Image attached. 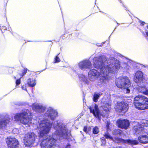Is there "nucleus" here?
<instances>
[{
  "label": "nucleus",
  "mask_w": 148,
  "mask_h": 148,
  "mask_svg": "<svg viewBox=\"0 0 148 148\" xmlns=\"http://www.w3.org/2000/svg\"><path fill=\"white\" fill-rule=\"evenodd\" d=\"M93 66L96 68H100V73L97 70L94 69L89 72L88 76L89 79L91 81H95L99 77H100V81L102 84L107 83L108 80L109 75L116 72L119 69L120 65L119 60L113 58L107 59L104 56H99L94 58L93 60Z\"/></svg>",
  "instance_id": "obj_1"
},
{
  "label": "nucleus",
  "mask_w": 148,
  "mask_h": 148,
  "mask_svg": "<svg viewBox=\"0 0 148 148\" xmlns=\"http://www.w3.org/2000/svg\"><path fill=\"white\" fill-rule=\"evenodd\" d=\"M53 127L56 131L52 136L49 135L43 138L40 144L42 148H59L58 145L56 144L58 140L67 138L70 135V131L66 125L60 121H55Z\"/></svg>",
  "instance_id": "obj_2"
},
{
  "label": "nucleus",
  "mask_w": 148,
  "mask_h": 148,
  "mask_svg": "<svg viewBox=\"0 0 148 148\" xmlns=\"http://www.w3.org/2000/svg\"><path fill=\"white\" fill-rule=\"evenodd\" d=\"M57 115L58 112L56 110L51 107H49L47 108L43 119L40 120V121H39L38 124L37 125L35 124H33V126L34 129L39 130L40 137H42L48 134L51 128L52 124L50 123L48 119L50 118L53 120Z\"/></svg>",
  "instance_id": "obj_3"
},
{
  "label": "nucleus",
  "mask_w": 148,
  "mask_h": 148,
  "mask_svg": "<svg viewBox=\"0 0 148 148\" xmlns=\"http://www.w3.org/2000/svg\"><path fill=\"white\" fill-rule=\"evenodd\" d=\"M111 105V103H106L102 105V107L103 109V112L99 110L98 106L96 104L94 106L90 107L89 109L90 113H92L96 118L100 120L101 116L103 117H107L108 116Z\"/></svg>",
  "instance_id": "obj_4"
},
{
  "label": "nucleus",
  "mask_w": 148,
  "mask_h": 148,
  "mask_svg": "<svg viewBox=\"0 0 148 148\" xmlns=\"http://www.w3.org/2000/svg\"><path fill=\"white\" fill-rule=\"evenodd\" d=\"M32 114L29 110L25 109L20 113L16 114L14 119L16 121H19L24 124L32 123Z\"/></svg>",
  "instance_id": "obj_5"
},
{
  "label": "nucleus",
  "mask_w": 148,
  "mask_h": 148,
  "mask_svg": "<svg viewBox=\"0 0 148 148\" xmlns=\"http://www.w3.org/2000/svg\"><path fill=\"white\" fill-rule=\"evenodd\" d=\"M116 86L119 88L126 89V92L129 93L132 89V86L128 78L127 77H120L116 80Z\"/></svg>",
  "instance_id": "obj_6"
},
{
  "label": "nucleus",
  "mask_w": 148,
  "mask_h": 148,
  "mask_svg": "<svg viewBox=\"0 0 148 148\" xmlns=\"http://www.w3.org/2000/svg\"><path fill=\"white\" fill-rule=\"evenodd\" d=\"M134 104L135 107L140 110L148 109V98L142 95L134 98Z\"/></svg>",
  "instance_id": "obj_7"
},
{
  "label": "nucleus",
  "mask_w": 148,
  "mask_h": 148,
  "mask_svg": "<svg viewBox=\"0 0 148 148\" xmlns=\"http://www.w3.org/2000/svg\"><path fill=\"white\" fill-rule=\"evenodd\" d=\"M104 136L107 139L110 140H112L116 141L118 143H127L129 145H136L138 144V141L136 140H131L130 139H127V140H124L119 138H115V140L113 139L112 137L108 133H105L104 134Z\"/></svg>",
  "instance_id": "obj_8"
},
{
  "label": "nucleus",
  "mask_w": 148,
  "mask_h": 148,
  "mask_svg": "<svg viewBox=\"0 0 148 148\" xmlns=\"http://www.w3.org/2000/svg\"><path fill=\"white\" fill-rule=\"evenodd\" d=\"M36 135L33 132H29L26 134L24 139V143L27 146H31L34 143Z\"/></svg>",
  "instance_id": "obj_9"
},
{
  "label": "nucleus",
  "mask_w": 148,
  "mask_h": 148,
  "mask_svg": "<svg viewBox=\"0 0 148 148\" xmlns=\"http://www.w3.org/2000/svg\"><path fill=\"white\" fill-rule=\"evenodd\" d=\"M128 108L127 103L124 102H121L117 103L115 110L117 113L123 115L127 112Z\"/></svg>",
  "instance_id": "obj_10"
},
{
  "label": "nucleus",
  "mask_w": 148,
  "mask_h": 148,
  "mask_svg": "<svg viewBox=\"0 0 148 148\" xmlns=\"http://www.w3.org/2000/svg\"><path fill=\"white\" fill-rule=\"evenodd\" d=\"M147 126H148V120L144 119L141 121V124L134 126L133 130L137 134L142 133L146 131L145 127Z\"/></svg>",
  "instance_id": "obj_11"
},
{
  "label": "nucleus",
  "mask_w": 148,
  "mask_h": 148,
  "mask_svg": "<svg viewBox=\"0 0 148 148\" xmlns=\"http://www.w3.org/2000/svg\"><path fill=\"white\" fill-rule=\"evenodd\" d=\"M7 142L8 148H17L19 145L18 141L13 137L8 138Z\"/></svg>",
  "instance_id": "obj_12"
},
{
  "label": "nucleus",
  "mask_w": 148,
  "mask_h": 148,
  "mask_svg": "<svg viewBox=\"0 0 148 148\" xmlns=\"http://www.w3.org/2000/svg\"><path fill=\"white\" fill-rule=\"evenodd\" d=\"M117 123L120 128L127 129L129 125V121L125 119H120L117 120Z\"/></svg>",
  "instance_id": "obj_13"
},
{
  "label": "nucleus",
  "mask_w": 148,
  "mask_h": 148,
  "mask_svg": "<svg viewBox=\"0 0 148 148\" xmlns=\"http://www.w3.org/2000/svg\"><path fill=\"white\" fill-rule=\"evenodd\" d=\"M78 66L79 68L83 70L90 69L91 66V62L87 60L80 62L78 64Z\"/></svg>",
  "instance_id": "obj_14"
},
{
  "label": "nucleus",
  "mask_w": 148,
  "mask_h": 148,
  "mask_svg": "<svg viewBox=\"0 0 148 148\" xmlns=\"http://www.w3.org/2000/svg\"><path fill=\"white\" fill-rule=\"evenodd\" d=\"M31 107L33 110L38 112H43L46 108V107L42 104L37 103L33 104Z\"/></svg>",
  "instance_id": "obj_15"
},
{
  "label": "nucleus",
  "mask_w": 148,
  "mask_h": 148,
  "mask_svg": "<svg viewBox=\"0 0 148 148\" xmlns=\"http://www.w3.org/2000/svg\"><path fill=\"white\" fill-rule=\"evenodd\" d=\"M143 75V73L140 71H138L136 73L135 75V81L137 83L144 81L145 80Z\"/></svg>",
  "instance_id": "obj_16"
},
{
  "label": "nucleus",
  "mask_w": 148,
  "mask_h": 148,
  "mask_svg": "<svg viewBox=\"0 0 148 148\" xmlns=\"http://www.w3.org/2000/svg\"><path fill=\"white\" fill-rule=\"evenodd\" d=\"M139 141L144 144L148 143V133L147 132L143 133V134L138 138Z\"/></svg>",
  "instance_id": "obj_17"
},
{
  "label": "nucleus",
  "mask_w": 148,
  "mask_h": 148,
  "mask_svg": "<svg viewBox=\"0 0 148 148\" xmlns=\"http://www.w3.org/2000/svg\"><path fill=\"white\" fill-rule=\"evenodd\" d=\"M9 122V118L8 115L5 116L4 119L0 121V128H5V126Z\"/></svg>",
  "instance_id": "obj_18"
},
{
  "label": "nucleus",
  "mask_w": 148,
  "mask_h": 148,
  "mask_svg": "<svg viewBox=\"0 0 148 148\" xmlns=\"http://www.w3.org/2000/svg\"><path fill=\"white\" fill-rule=\"evenodd\" d=\"M79 79L80 82L84 84H88L89 81L88 79L86 76L83 74H80L78 75Z\"/></svg>",
  "instance_id": "obj_19"
},
{
  "label": "nucleus",
  "mask_w": 148,
  "mask_h": 148,
  "mask_svg": "<svg viewBox=\"0 0 148 148\" xmlns=\"http://www.w3.org/2000/svg\"><path fill=\"white\" fill-rule=\"evenodd\" d=\"M27 84L29 86H34L36 84L35 79H29L27 80Z\"/></svg>",
  "instance_id": "obj_20"
},
{
  "label": "nucleus",
  "mask_w": 148,
  "mask_h": 148,
  "mask_svg": "<svg viewBox=\"0 0 148 148\" xmlns=\"http://www.w3.org/2000/svg\"><path fill=\"white\" fill-rule=\"evenodd\" d=\"M102 94V93L101 92L95 93L93 96V100L95 102H97L99 97H100Z\"/></svg>",
  "instance_id": "obj_21"
},
{
  "label": "nucleus",
  "mask_w": 148,
  "mask_h": 148,
  "mask_svg": "<svg viewBox=\"0 0 148 148\" xmlns=\"http://www.w3.org/2000/svg\"><path fill=\"white\" fill-rule=\"evenodd\" d=\"M138 90L139 92L145 95L147 89L145 87L143 86L140 87H139Z\"/></svg>",
  "instance_id": "obj_22"
},
{
  "label": "nucleus",
  "mask_w": 148,
  "mask_h": 148,
  "mask_svg": "<svg viewBox=\"0 0 148 148\" xmlns=\"http://www.w3.org/2000/svg\"><path fill=\"white\" fill-rule=\"evenodd\" d=\"M113 134L114 135H116L121 136L122 132L120 130H116L113 131Z\"/></svg>",
  "instance_id": "obj_23"
},
{
  "label": "nucleus",
  "mask_w": 148,
  "mask_h": 148,
  "mask_svg": "<svg viewBox=\"0 0 148 148\" xmlns=\"http://www.w3.org/2000/svg\"><path fill=\"white\" fill-rule=\"evenodd\" d=\"M92 132L93 134H97L99 132V129L96 126L93 128Z\"/></svg>",
  "instance_id": "obj_24"
},
{
  "label": "nucleus",
  "mask_w": 148,
  "mask_h": 148,
  "mask_svg": "<svg viewBox=\"0 0 148 148\" xmlns=\"http://www.w3.org/2000/svg\"><path fill=\"white\" fill-rule=\"evenodd\" d=\"M91 127L85 126L84 128V131L86 133H88L91 131Z\"/></svg>",
  "instance_id": "obj_25"
},
{
  "label": "nucleus",
  "mask_w": 148,
  "mask_h": 148,
  "mask_svg": "<svg viewBox=\"0 0 148 148\" xmlns=\"http://www.w3.org/2000/svg\"><path fill=\"white\" fill-rule=\"evenodd\" d=\"M59 54L60 53H59L58 55L56 56L54 61V63H58L60 61V60L58 56Z\"/></svg>",
  "instance_id": "obj_26"
},
{
  "label": "nucleus",
  "mask_w": 148,
  "mask_h": 148,
  "mask_svg": "<svg viewBox=\"0 0 148 148\" xmlns=\"http://www.w3.org/2000/svg\"><path fill=\"white\" fill-rule=\"evenodd\" d=\"M27 69H24L23 71L22 74L20 75L21 77L24 75H25L27 72Z\"/></svg>",
  "instance_id": "obj_27"
},
{
  "label": "nucleus",
  "mask_w": 148,
  "mask_h": 148,
  "mask_svg": "<svg viewBox=\"0 0 148 148\" xmlns=\"http://www.w3.org/2000/svg\"><path fill=\"white\" fill-rule=\"evenodd\" d=\"M21 77H20V79H17L16 81V86L20 84L21 83Z\"/></svg>",
  "instance_id": "obj_28"
},
{
  "label": "nucleus",
  "mask_w": 148,
  "mask_h": 148,
  "mask_svg": "<svg viewBox=\"0 0 148 148\" xmlns=\"http://www.w3.org/2000/svg\"><path fill=\"white\" fill-rule=\"evenodd\" d=\"M21 88H22L23 90H27L26 86H25V85H24L22 86V87H21Z\"/></svg>",
  "instance_id": "obj_29"
},
{
  "label": "nucleus",
  "mask_w": 148,
  "mask_h": 148,
  "mask_svg": "<svg viewBox=\"0 0 148 148\" xmlns=\"http://www.w3.org/2000/svg\"><path fill=\"white\" fill-rule=\"evenodd\" d=\"M3 29L6 30V27L5 26H3V27H2L1 28V31H2V30Z\"/></svg>",
  "instance_id": "obj_30"
},
{
  "label": "nucleus",
  "mask_w": 148,
  "mask_h": 148,
  "mask_svg": "<svg viewBox=\"0 0 148 148\" xmlns=\"http://www.w3.org/2000/svg\"><path fill=\"white\" fill-rule=\"evenodd\" d=\"M65 148H71L70 147V145L69 144L67 145Z\"/></svg>",
  "instance_id": "obj_31"
},
{
  "label": "nucleus",
  "mask_w": 148,
  "mask_h": 148,
  "mask_svg": "<svg viewBox=\"0 0 148 148\" xmlns=\"http://www.w3.org/2000/svg\"><path fill=\"white\" fill-rule=\"evenodd\" d=\"M145 95H148V89H147L146 92L145 93Z\"/></svg>",
  "instance_id": "obj_32"
},
{
  "label": "nucleus",
  "mask_w": 148,
  "mask_h": 148,
  "mask_svg": "<svg viewBox=\"0 0 148 148\" xmlns=\"http://www.w3.org/2000/svg\"><path fill=\"white\" fill-rule=\"evenodd\" d=\"M145 23L144 22H142L141 23L142 25H144Z\"/></svg>",
  "instance_id": "obj_33"
},
{
  "label": "nucleus",
  "mask_w": 148,
  "mask_h": 148,
  "mask_svg": "<svg viewBox=\"0 0 148 148\" xmlns=\"http://www.w3.org/2000/svg\"><path fill=\"white\" fill-rule=\"evenodd\" d=\"M146 34L147 35V36H148V32L147 31H146Z\"/></svg>",
  "instance_id": "obj_34"
},
{
  "label": "nucleus",
  "mask_w": 148,
  "mask_h": 148,
  "mask_svg": "<svg viewBox=\"0 0 148 148\" xmlns=\"http://www.w3.org/2000/svg\"><path fill=\"white\" fill-rule=\"evenodd\" d=\"M101 139L102 140H103L104 141V142H105V141L104 140H105V139L104 138H101Z\"/></svg>",
  "instance_id": "obj_35"
},
{
  "label": "nucleus",
  "mask_w": 148,
  "mask_h": 148,
  "mask_svg": "<svg viewBox=\"0 0 148 148\" xmlns=\"http://www.w3.org/2000/svg\"><path fill=\"white\" fill-rule=\"evenodd\" d=\"M108 125H107V128H108Z\"/></svg>",
  "instance_id": "obj_36"
},
{
  "label": "nucleus",
  "mask_w": 148,
  "mask_h": 148,
  "mask_svg": "<svg viewBox=\"0 0 148 148\" xmlns=\"http://www.w3.org/2000/svg\"><path fill=\"white\" fill-rule=\"evenodd\" d=\"M14 78L15 79H16V77H14Z\"/></svg>",
  "instance_id": "obj_37"
},
{
  "label": "nucleus",
  "mask_w": 148,
  "mask_h": 148,
  "mask_svg": "<svg viewBox=\"0 0 148 148\" xmlns=\"http://www.w3.org/2000/svg\"><path fill=\"white\" fill-rule=\"evenodd\" d=\"M101 46V45H100L99 46Z\"/></svg>",
  "instance_id": "obj_38"
},
{
  "label": "nucleus",
  "mask_w": 148,
  "mask_h": 148,
  "mask_svg": "<svg viewBox=\"0 0 148 148\" xmlns=\"http://www.w3.org/2000/svg\"><path fill=\"white\" fill-rule=\"evenodd\" d=\"M147 28H148V26H147Z\"/></svg>",
  "instance_id": "obj_39"
}]
</instances>
